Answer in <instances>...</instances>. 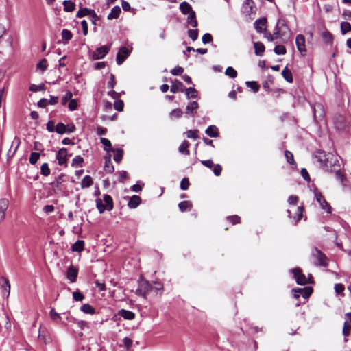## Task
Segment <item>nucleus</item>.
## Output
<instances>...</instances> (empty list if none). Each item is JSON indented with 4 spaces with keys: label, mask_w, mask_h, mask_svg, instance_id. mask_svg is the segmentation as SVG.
<instances>
[{
    "label": "nucleus",
    "mask_w": 351,
    "mask_h": 351,
    "mask_svg": "<svg viewBox=\"0 0 351 351\" xmlns=\"http://www.w3.org/2000/svg\"><path fill=\"white\" fill-rule=\"evenodd\" d=\"M83 162V158L81 156L77 155L75 156L74 158L72 160L71 166L73 167H76L78 166L81 167Z\"/></svg>",
    "instance_id": "37998d69"
},
{
    "label": "nucleus",
    "mask_w": 351,
    "mask_h": 351,
    "mask_svg": "<svg viewBox=\"0 0 351 351\" xmlns=\"http://www.w3.org/2000/svg\"><path fill=\"white\" fill-rule=\"evenodd\" d=\"M180 10L183 14H189L191 12H195L193 10L191 5L186 1H183L180 4Z\"/></svg>",
    "instance_id": "5701e85b"
},
{
    "label": "nucleus",
    "mask_w": 351,
    "mask_h": 351,
    "mask_svg": "<svg viewBox=\"0 0 351 351\" xmlns=\"http://www.w3.org/2000/svg\"><path fill=\"white\" fill-rule=\"evenodd\" d=\"M182 115V111L180 108H176L169 113V117L171 119L180 118Z\"/></svg>",
    "instance_id": "de8ad7c7"
},
{
    "label": "nucleus",
    "mask_w": 351,
    "mask_h": 351,
    "mask_svg": "<svg viewBox=\"0 0 351 351\" xmlns=\"http://www.w3.org/2000/svg\"><path fill=\"white\" fill-rule=\"evenodd\" d=\"M84 241L82 240H77L72 245V250L73 252H81L84 250Z\"/></svg>",
    "instance_id": "c756f323"
},
{
    "label": "nucleus",
    "mask_w": 351,
    "mask_h": 351,
    "mask_svg": "<svg viewBox=\"0 0 351 351\" xmlns=\"http://www.w3.org/2000/svg\"><path fill=\"white\" fill-rule=\"evenodd\" d=\"M198 108L199 104L197 101H191L187 105L186 108V114H190L192 116H195Z\"/></svg>",
    "instance_id": "a211bd4d"
},
{
    "label": "nucleus",
    "mask_w": 351,
    "mask_h": 351,
    "mask_svg": "<svg viewBox=\"0 0 351 351\" xmlns=\"http://www.w3.org/2000/svg\"><path fill=\"white\" fill-rule=\"evenodd\" d=\"M77 275L78 269L73 265H70L66 271V278L69 282L71 283L76 282Z\"/></svg>",
    "instance_id": "9b49d317"
},
{
    "label": "nucleus",
    "mask_w": 351,
    "mask_h": 351,
    "mask_svg": "<svg viewBox=\"0 0 351 351\" xmlns=\"http://www.w3.org/2000/svg\"><path fill=\"white\" fill-rule=\"evenodd\" d=\"M111 43L109 45H103L96 49L93 53V60H99L104 58L109 52L111 48Z\"/></svg>",
    "instance_id": "423d86ee"
},
{
    "label": "nucleus",
    "mask_w": 351,
    "mask_h": 351,
    "mask_svg": "<svg viewBox=\"0 0 351 351\" xmlns=\"http://www.w3.org/2000/svg\"><path fill=\"white\" fill-rule=\"evenodd\" d=\"M48 67L47 61L46 59H42L36 65V69L40 70L41 73H44Z\"/></svg>",
    "instance_id": "58836bf2"
},
{
    "label": "nucleus",
    "mask_w": 351,
    "mask_h": 351,
    "mask_svg": "<svg viewBox=\"0 0 351 351\" xmlns=\"http://www.w3.org/2000/svg\"><path fill=\"white\" fill-rule=\"evenodd\" d=\"M73 94L70 90H67L64 95L61 99V104L62 105H65L68 101H70L71 99H72Z\"/></svg>",
    "instance_id": "6e6d98bb"
},
{
    "label": "nucleus",
    "mask_w": 351,
    "mask_h": 351,
    "mask_svg": "<svg viewBox=\"0 0 351 351\" xmlns=\"http://www.w3.org/2000/svg\"><path fill=\"white\" fill-rule=\"evenodd\" d=\"M293 297L295 298L302 296L304 299H307L313 293L311 287H305L304 288H297L293 289Z\"/></svg>",
    "instance_id": "39448f33"
},
{
    "label": "nucleus",
    "mask_w": 351,
    "mask_h": 351,
    "mask_svg": "<svg viewBox=\"0 0 351 351\" xmlns=\"http://www.w3.org/2000/svg\"><path fill=\"white\" fill-rule=\"evenodd\" d=\"M225 73L231 78H235L237 75V71L232 66H228L226 69Z\"/></svg>",
    "instance_id": "13d9d810"
},
{
    "label": "nucleus",
    "mask_w": 351,
    "mask_h": 351,
    "mask_svg": "<svg viewBox=\"0 0 351 351\" xmlns=\"http://www.w3.org/2000/svg\"><path fill=\"white\" fill-rule=\"evenodd\" d=\"M73 34L70 30L63 29L62 31V38L64 44H67L71 40Z\"/></svg>",
    "instance_id": "7c9ffc66"
},
{
    "label": "nucleus",
    "mask_w": 351,
    "mask_h": 351,
    "mask_svg": "<svg viewBox=\"0 0 351 351\" xmlns=\"http://www.w3.org/2000/svg\"><path fill=\"white\" fill-rule=\"evenodd\" d=\"M130 51L125 47H122L118 51L116 57V62L118 65H121L130 55Z\"/></svg>",
    "instance_id": "1a4fd4ad"
},
{
    "label": "nucleus",
    "mask_w": 351,
    "mask_h": 351,
    "mask_svg": "<svg viewBox=\"0 0 351 351\" xmlns=\"http://www.w3.org/2000/svg\"><path fill=\"white\" fill-rule=\"evenodd\" d=\"M80 310L83 313H86V314L93 315L95 313V309L89 304H83L81 306Z\"/></svg>",
    "instance_id": "72a5a7b5"
},
{
    "label": "nucleus",
    "mask_w": 351,
    "mask_h": 351,
    "mask_svg": "<svg viewBox=\"0 0 351 351\" xmlns=\"http://www.w3.org/2000/svg\"><path fill=\"white\" fill-rule=\"evenodd\" d=\"M100 142L104 145V149L107 152L112 151L113 149L112 148V144L110 140L106 138H101Z\"/></svg>",
    "instance_id": "a18cd8bd"
},
{
    "label": "nucleus",
    "mask_w": 351,
    "mask_h": 351,
    "mask_svg": "<svg viewBox=\"0 0 351 351\" xmlns=\"http://www.w3.org/2000/svg\"><path fill=\"white\" fill-rule=\"evenodd\" d=\"M114 170L112 162L110 160V158L106 159L105 165H104V171L107 173H112Z\"/></svg>",
    "instance_id": "ea45409f"
},
{
    "label": "nucleus",
    "mask_w": 351,
    "mask_h": 351,
    "mask_svg": "<svg viewBox=\"0 0 351 351\" xmlns=\"http://www.w3.org/2000/svg\"><path fill=\"white\" fill-rule=\"evenodd\" d=\"M104 201L106 204L105 206L106 208V210L108 211L112 210L114 208L113 200L112 197L109 195L106 194L104 195Z\"/></svg>",
    "instance_id": "bb28decb"
},
{
    "label": "nucleus",
    "mask_w": 351,
    "mask_h": 351,
    "mask_svg": "<svg viewBox=\"0 0 351 351\" xmlns=\"http://www.w3.org/2000/svg\"><path fill=\"white\" fill-rule=\"evenodd\" d=\"M50 317L52 320L56 321L61 319V317L59 313H56L54 308H52L49 312Z\"/></svg>",
    "instance_id": "69168bd1"
},
{
    "label": "nucleus",
    "mask_w": 351,
    "mask_h": 351,
    "mask_svg": "<svg viewBox=\"0 0 351 351\" xmlns=\"http://www.w3.org/2000/svg\"><path fill=\"white\" fill-rule=\"evenodd\" d=\"M315 198L317 202L319 204L321 207L326 210L327 213H331V207L326 202V200L323 197L322 193L317 190H315L314 191Z\"/></svg>",
    "instance_id": "0eeeda50"
},
{
    "label": "nucleus",
    "mask_w": 351,
    "mask_h": 351,
    "mask_svg": "<svg viewBox=\"0 0 351 351\" xmlns=\"http://www.w3.org/2000/svg\"><path fill=\"white\" fill-rule=\"evenodd\" d=\"M187 23L191 25L193 27H196L198 25L196 19L195 12H191L187 17Z\"/></svg>",
    "instance_id": "c85d7f7f"
},
{
    "label": "nucleus",
    "mask_w": 351,
    "mask_h": 351,
    "mask_svg": "<svg viewBox=\"0 0 351 351\" xmlns=\"http://www.w3.org/2000/svg\"><path fill=\"white\" fill-rule=\"evenodd\" d=\"M91 9H88L87 8H80L76 14V17L82 18L86 16H89Z\"/></svg>",
    "instance_id": "a19ab883"
},
{
    "label": "nucleus",
    "mask_w": 351,
    "mask_h": 351,
    "mask_svg": "<svg viewBox=\"0 0 351 351\" xmlns=\"http://www.w3.org/2000/svg\"><path fill=\"white\" fill-rule=\"evenodd\" d=\"M213 171L216 176H219L222 171V167L219 164L214 165Z\"/></svg>",
    "instance_id": "338daca9"
},
{
    "label": "nucleus",
    "mask_w": 351,
    "mask_h": 351,
    "mask_svg": "<svg viewBox=\"0 0 351 351\" xmlns=\"http://www.w3.org/2000/svg\"><path fill=\"white\" fill-rule=\"evenodd\" d=\"M73 298L75 301H82L84 298V295L80 291H74L73 293Z\"/></svg>",
    "instance_id": "0e129e2a"
},
{
    "label": "nucleus",
    "mask_w": 351,
    "mask_h": 351,
    "mask_svg": "<svg viewBox=\"0 0 351 351\" xmlns=\"http://www.w3.org/2000/svg\"><path fill=\"white\" fill-rule=\"evenodd\" d=\"M68 108L71 111L75 110L77 108V103L76 99H71L69 103Z\"/></svg>",
    "instance_id": "774afa93"
},
{
    "label": "nucleus",
    "mask_w": 351,
    "mask_h": 351,
    "mask_svg": "<svg viewBox=\"0 0 351 351\" xmlns=\"http://www.w3.org/2000/svg\"><path fill=\"white\" fill-rule=\"evenodd\" d=\"M282 75L284 79L289 83L293 82V75L291 71L286 66L282 71Z\"/></svg>",
    "instance_id": "cd10ccee"
},
{
    "label": "nucleus",
    "mask_w": 351,
    "mask_h": 351,
    "mask_svg": "<svg viewBox=\"0 0 351 351\" xmlns=\"http://www.w3.org/2000/svg\"><path fill=\"white\" fill-rule=\"evenodd\" d=\"M267 19L266 18H261L255 21L254 23L256 31L261 34L266 29Z\"/></svg>",
    "instance_id": "4468645a"
},
{
    "label": "nucleus",
    "mask_w": 351,
    "mask_h": 351,
    "mask_svg": "<svg viewBox=\"0 0 351 351\" xmlns=\"http://www.w3.org/2000/svg\"><path fill=\"white\" fill-rule=\"evenodd\" d=\"M322 37L324 40V41L327 43V44H331L332 43V40H333V37H332V35L330 32H329L328 31H324L322 34Z\"/></svg>",
    "instance_id": "e433bc0d"
},
{
    "label": "nucleus",
    "mask_w": 351,
    "mask_h": 351,
    "mask_svg": "<svg viewBox=\"0 0 351 351\" xmlns=\"http://www.w3.org/2000/svg\"><path fill=\"white\" fill-rule=\"evenodd\" d=\"M341 32L342 34H346L348 32H351V25L350 23L343 21L341 23Z\"/></svg>",
    "instance_id": "79ce46f5"
},
{
    "label": "nucleus",
    "mask_w": 351,
    "mask_h": 351,
    "mask_svg": "<svg viewBox=\"0 0 351 351\" xmlns=\"http://www.w3.org/2000/svg\"><path fill=\"white\" fill-rule=\"evenodd\" d=\"M227 220L234 225L240 223L241 218L238 215L228 216Z\"/></svg>",
    "instance_id": "680f3d73"
},
{
    "label": "nucleus",
    "mask_w": 351,
    "mask_h": 351,
    "mask_svg": "<svg viewBox=\"0 0 351 351\" xmlns=\"http://www.w3.org/2000/svg\"><path fill=\"white\" fill-rule=\"evenodd\" d=\"M96 207L98 209L99 213H103L106 210L103 201L99 198L96 199Z\"/></svg>",
    "instance_id": "4d7b16f0"
},
{
    "label": "nucleus",
    "mask_w": 351,
    "mask_h": 351,
    "mask_svg": "<svg viewBox=\"0 0 351 351\" xmlns=\"http://www.w3.org/2000/svg\"><path fill=\"white\" fill-rule=\"evenodd\" d=\"M121 12V10L119 6L116 5L113 7L110 11V12L108 14L107 19L108 20H112L114 19H117L119 16V14Z\"/></svg>",
    "instance_id": "393cba45"
},
{
    "label": "nucleus",
    "mask_w": 351,
    "mask_h": 351,
    "mask_svg": "<svg viewBox=\"0 0 351 351\" xmlns=\"http://www.w3.org/2000/svg\"><path fill=\"white\" fill-rule=\"evenodd\" d=\"M199 133L198 130H190L186 132V136L189 138L196 140L199 138L197 134Z\"/></svg>",
    "instance_id": "603ef678"
},
{
    "label": "nucleus",
    "mask_w": 351,
    "mask_h": 351,
    "mask_svg": "<svg viewBox=\"0 0 351 351\" xmlns=\"http://www.w3.org/2000/svg\"><path fill=\"white\" fill-rule=\"evenodd\" d=\"M274 36L276 38H280L283 42H286L291 36V31L285 20L279 19L274 29Z\"/></svg>",
    "instance_id": "f257e3e1"
},
{
    "label": "nucleus",
    "mask_w": 351,
    "mask_h": 351,
    "mask_svg": "<svg viewBox=\"0 0 351 351\" xmlns=\"http://www.w3.org/2000/svg\"><path fill=\"white\" fill-rule=\"evenodd\" d=\"M51 170L47 163H43L40 167V173L44 176L50 175Z\"/></svg>",
    "instance_id": "8fccbe9b"
},
{
    "label": "nucleus",
    "mask_w": 351,
    "mask_h": 351,
    "mask_svg": "<svg viewBox=\"0 0 351 351\" xmlns=\"http://www.w3.org/2000/svg\"><path fill=\"white\" fill-rule=\"evenodd\" d=\"M315 158L326 169L328 168V160L326 158L325 153L324 152H317L315 155Z\"/></svg>",
    "instance_id": "dca6fc26"
},
{
    "label": "nucleus",
    "mask_w": 351,
    "mask_h": 351,
    "mask_svg": "<svg viewBox=\"0 0 351 351\" xmlns=\"http://www.w3.org/2000/svg\"><path fill=\"white\" fill-rule=\"evenodd\" d=\"M0 283L1 284V293L3 297H8L10 291V285L9 280L4 278L1 277L0 279Z\"/></svg>",
    "instance_id": "ddd939ff"
},
{
    "label": "nucleus",
    "mask_w": 351,
    "mask_h": 351,
    "mask_svg": "<svg viewBox=\"0 0 351 351\" xmlns=\"http://www.w3.org/2000/svg\"><path fill=\"white\" fill-rule=\"evenodd\" d=\"M333 169L327 168V171L334 172L336 179L341 182L342 186H346V176L341 171V167L337 160H335L333 163Z\"/></svg>",
    "instance_id": "7ed1b4c3"
},
{
    "label": "nucleus",
    "mask_w": 351,
    "mask_h": 351,
    "mask_svg": "<svg viewBox=\"0 0 351 351\" xmlns=\"http://www.w3.org/2000/svg\"><path fill=\"white\" fill-rule=\"evenodd\" d=\"M192 203L190 201H182L178 204L180 211L184 212L186 210H191L192 208Z\"/></svg>",
    "instance_id": "c9c22d12"
},
{
    "label": "nucleus",
    "mask_w": 351,
    "mask_h": 351,
    "mask_svg": "<svg viewBox=\"0 0 351 351\" xmlns=\"http://www.w3.org/2000/svg\"><path fill=\"white\" fill-rule=\"evenodd\" d=\"M274 51L277 55H284L286 53V48L284 45H278L274 47Z\"/></svg>",
    "instance_id": "3c124183"
},
{
    "label": "nucleus",
    "mask_w": 351,
    "mask_h": 351,
    "mask_svg": "<svg viewBox=\"0 0 351 351\" xmlns=\"http://www.w3.org/2000/svg\"><path fill=\"white\" fill-rule=\"evenodd\" d=\"M254 53L258 56H262L265 52V46L261 42L254 43Z\"/></svg>",
    "instance_id": "b1692460"
},
{
    "label": "nucleus",
    "mask_w": 351,
    "mask_h": 351,
    "mask_svg": "<svg viewBox=\"0 0 351 351\" xmlns=\"http://www.w3.org/2000/svg\"><path fill=\"white\" fill-rule=\"evenodd\" d=\"M311 108L315 121H318L319 119H322L324 117L325 111L322 104L316 103L313 104Z\"/></svg>",
    "instance_id": "6e6552de"
},
{
    "label": "nucleus",
    "mask_w": 351,
    "mask_h": 351,
    "mask_svg": "<svg viewBox=\"0 0 351 351\" xmlns=\"http://www.w3.org/2000/svg\"><path fill=\"white\" fill-rule=\"evenodd\" d=\"M205 133L210 137H212V138H216V137H218L219 136V130L217 128V126L215 125H210L208 126L206 131H205Z\"/></svg>",
    "instance_id": "412c9836"
},
{
    "label": "nucleus",
    "mask_w": 351,
    "mask_h": 351,
    "mask_svg": "<svg viewBox=\"0 0 351 351\" xmlns=\"http://www.w3.org/2000/svg\"><path fill=\"white\" fill-rule=\"evenodd\" d=\"M184 90V84H182V82L176 80L173 83H172V85L171 86V92L173 93H177L178 91H181V92H183Z\"/></svg>",
    "instance_id": "aec40b11"
},
{
    "label": "nucleus",
    "mask_w": 351,
    "mask_h": 351,
    "mask_svg": "<svg viewBox=\"0 0 351 351\" xmlns=\"http://www.w3.org/2000/svg\"><path fill=\"white\" fill-rule=\"evenodd\" d=\"M188 35L192 39V40H196L198 38V29L188 30Z\"/></svg>",
    "instance_id": "052dcab7"
},
{
    "label": "nucleus",
    "mask_w": 351,
    "mask_h": 351,
    "mask_svg": "<svg viewBox=\"0 0 351 351\" xmlns=\"http://www.w3.org/2000/svg\"><path fill=\"white\" fill-rule=\"evenodd\" d=\"M285 156L288 163L290 165H295L293 154L288 150L285 152Z\"/></svg>",
    "instance_id": "864d4df0"
},
{
    "label": "nucleus",
    "mask_w": 351,
    "mask_h": 351,
    "mask_svg": "<svg viewBox=\"0 0 351 351\" xmlns=\"http://www.w3.org/2000/svg\"><path fill=\"white\" fill-rule=\"evenodd\" d=\"M291 272L293 274V276L297 284L300 285H305L311 282V275H309L308 278H307L302 273V270L300 268L293 269H291Z\"/></svg>",
    "instance_id": "20e7f679"
},
{
    "label": "nucleus",
    "mask_w": 351,
    "mask_h": 351,
    "mask_svg": "<svg viewBox=\"0 0 351 351\" xmlns=\"http://www.w3.org/2000/svg\"><path fill=\"white\" fill-rule=\"evenodd\" d=\"M64 10L67 12H73L75 9V4L69 0L63 1Z\"/></svg>",
    "instance_id": "2f4dec72"
},
{
    "label": "nucleus",
    "mask_w": 351,
    "mask_h": 351,
    "mask_svg": "<svg viewBox=\"0 0 351 351\" xmlns=\"http://www.w3.org/2000/svg\"><path fill=\"white\" fill-rule=\"evenodd\" d=\"M55 132L59 134H63L66 133V127L64 123H58L56 125Z\"/></svg>",
    "instance_id": "09e8293b"
},
{
    "label": "nucleus",
    "mask_w": 351,
    "mask_h": 351,
    "mask_svg": "<svg viewBox=\"0 0 351 351\" xmlns=\"http://www.w3.org/2000/svg\"><path fill=\"white\" fill-rule=\"evenodd\" d=\"M143 289V297L145 298L146 295L152 289V285L148 282H143L140 285Z\"/></svg>",
    "instance_id": "49530a36"
},
{
    "label": "nucleus",
    "mask_w": 351,
    "mask_h": 351,
    "mask_svg": "<svg viewBox=\"0 0 351 351\" xmlns=\"http://www.w3.org/2000/svg\"><path fill=\"white\" fill-rule=\"evenodd\" d=\"M40 154L38 152H32L29 156V162L35 165L40 158Z\"/></svg>",
    "instance_id": "5fc2aeb1"
},
{
    "label": "nucleus",
    "mask_w": 351,
    "mask_h": 351,
    "mask_svg": "<svg viewBox=\"0 0 351 351\" xmlns=\"http://www.w3.org/2000/svg\"><path fill=\"white\" fill-rule=\"evenodd\" d=\"M303 211H304V208L302 206H298L296 208V213H295L296 215L293 217L295 223L299 221L301 219V218L302 217ZM287 213H288V216L290 218H292L291 210H287Z\"/></svg>",
    "instance_id": "4be33fe9"
},
{
    "label": "nucleus",
    "mask_w": 351,
    "mask_h": 351,
    "mask_svg": "<svg viewBox=\"0 0 351 351\" xmlns=\"http://www.w3.org/2000/svg\"><path fill=\"white\" fill-rule=\"evenodd\" d=\"M112 151L114 152V160L116 162L119 163L123 158V149H113Z\"/></svg>",
    "instance_id": "4c0bfd02"
},
{
    "label": "nucleus",
    "mask_w": 351,
    "mask_h": 351,
    "mask_svg": "<svg viewBox=\"0 0 351 351\" xmlns=\"http://www.w3.org/2000/svg\"><path fill=\"white\" fill-rule=\"evenodd\" d=\"M189 145H190V143L187 141L184 140L181 143V145L179 146V148H178L179 152L181 153L182 154L189 156L190 154V152L189 150Z\"/></svg>",
    "instance_id": "a878e982"
},
{
    "label": "nucleus",
    "mask_w": 351,
    "mask_h": 351,
    "mask_svg": "<svg viewBox=\"0 0 351 351\" xmlns=\"http://www.w3.org/2000/svg\"><path fill=\"white\" fill-rule=\"evenodd\" d=\"M93 178L90 176H86L82 180L81 187L82 189L88 188L93 184Z\"/></svg>",
    "instance_id": "473e14b6"
},
{
    "label": "nucleus",
    "mask_w": 351,
    "mask_h": 351,
    "mask_svg": "<svg viewBox=\"0 0 351 351\" xmlns=\"http://www.w3.org/2000/svg\"><path fill=\"white\" fill-rule=\"evenodd\" d=\"M9 202L7 199H0V222L2 221L6 215V210L8 208Z\"/></svg>",
    "instance_id": "2eb2a0df"
},
{
    "label": "nucleus",
    "mask_w": 351,
    "mask_h": 351,
    "mask_svg": "<svg viewBox=\"0 0 351 351\" xmlns=\"http://www.w3.org/2000/svg\"><path fill=\"white\" fill-rule=\"evenodd\" d=\"M246 86L251 88L254 93L259 90L260 86L255 81H247L245 82Z\"/></svg>",
    "instance_id": "c03bdc74"
},
{
    "label": "nucleus",
    "mask_w": 351,
    "mask_h": 351,
    "mask_svg": "<svg viewBox=\"0 0 351 351\" xmlns=\"http://www.w3.org/2000/svg\"><path fill=\"white\" fill-rule=\"evenodd\" d=\"M202 40V43L206 45L213 42V36L210 34L206 33L203 35Z\"/></svg>",
    "instance_id": "e2e57ef3"
},
{
    "label": "nucleus",
    "mask_w": 351,
    "mask_h": 351,
    "mask_svg": "<svg viewBox=\"0 0 351 351\" xmlns=\"http://www.w3.org/2000/svg\"><path fill=\"white\" fill-rule=\"evenodd\" d=\"M118 315L127 320H132L135 317V313L134 312L125 309L119 310Z\"/></svg>",
    "instance_id": "f3484780"
},
{
    "label": "nucleus",
    "mask_w": 351,
    "mask_h": 351,
    "mask_svg": "<svg viewBox=\"0 0 351 351\" xmlns=\"http://www.w3.org/2000/svg\"><path fill=\"white\" fill-rule=\"evenodd\" d=\"M185 94L187 99L196 98L197 97V91L193 87L184 88Z\"/></svg>",
    "instance_id": "f704fd0d"
},
{
    "label": "nucleus",
    "mask_w": 351,
    "mask_h": 351,
    "mask_svg": "<svg viewBox=\"0 0 351 351\" xmlns=\"http://www.w3.org/2000/svg\"><path fill=\"white\" fill-rule=\"evenodd\" d=\"M67 149L66 148L60 149L56 154V160L59 165H65L66 167Z\"/></svg>",
    "instance_id": "f8f14e48"
},
{
    "label": "nucleus",
    "mask_w": 351,
    "mask_h": 351,
    "mask_svg": "<svg viewBox=\"0 0 351 351\" xmlns=\"http://www.w3.org/2000/svg\"><path fill=\"white\" fill-rule=\"evenodd\" d=\"M311 256L314 259V264L316 266L326 267L328 266V258L317 247H313L311 251Z\"/></svg>",
    "instance_id": "f03ea898"
},
{
    "label": "nucleus",
    "mask_w": 351,
    "mask_h": 351,
    "mask_svg": "<svg viewBox=\"0 0 351 351\" xmlns=\"http://www.w3.org/2000/svg\"><path fill=\"white\" fill-rule=\"evenodd\" d=\"M305 43H306V40H305V37L304 35H302V34L297 35L296 38H295L296 47H297V49L299 51V52L302 56L305 55V53L306 52Z\"/></svg>",
    "instance_id": "9d476101"
},
{
    "label": "nucleus",
    "mask_w": 351,
    "mask_h": 351,
    "mask_svg": "<svg viewBox=\"0 0 351 351\" xmlns=\"http://www.w3.org/2000/svg\"><path fill=\"white\" fill-rule=\"evenodd\" d=\"M141 199L139 196L132 195L128 203V206L130 208H136L141 204Z\"/></svg>",
    "instance_id": "6ab92c4d"
},
{
    "label": "nucleus",
    "mask_w": 351,
    "mask_h": 351,
    "mask_svg": "<svg viewBox=\"0 0 351 351\" xmlns=\"http://www.w3.org/2000/svg\"><path fill=\"white\" fill-rule=\"evenodd\" d=\"M20 144H21L20 138L18 136H15L12 142L11 148L14 149V151H17Z\"/></svg>",
    "instance_id": "bf43d9fd"
}]
</instances>
